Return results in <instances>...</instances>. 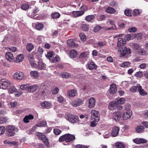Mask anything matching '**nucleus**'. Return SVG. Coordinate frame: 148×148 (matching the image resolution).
I'll list each match as a JSON object with an SVG mask.
<instances>
[{
  "label": "nucleus",
  "mask_w": 148,
  "mask_h": 148,
  "mask_svg": "<svg viewBox=\"0 0 148 148\" xmlns=\"http://www.w3.org/2000/svg\"><path fill=\"white\" fill-rule=\"evenodd\" d=\"M122 113L116 112L114 113L113 115V118L116 121L119 120L121 118Z\"/></svg>",
  "instance_id": "12"
},
{
  "label": "nucleus",
  "mask_w": 148,
  "mask_h": 148,
  "mask_svg": "<svg viewBox=\"0 0 148 148\" xmlns=\"http://www.w3.org/2000/svg\"><path fill=\"white\" fill-rule=\"evenodd\" d=\"M89 146H85L84 145H78L76 146V148H88Z\"/></svg>",
  "instance_id": "56"
},
{
  "label": "nucleus",
  "mask_w": 148,
  "mask_h": 148,
  "mask_svg": "<svg viewBox=\"0 0 148 148\" xmlns=\"http://www.w3.org/2000/svg\"><path fill=\"white\" fill-rule=\"evenodd\" d=\"M76 94V90H69L68 92V95L71 97H74Z\"/></svg>",
  "instance_id": "26"
},
{
  "label": "nucleus",
  "mask_w": 148,
  "mask_h": 148,
  "mask_svg": "<svg viewBox=\"0 0 148 148\" xmlns=\"http://www.w3.org/2000/svg\"><path fill=\"white\" fill-rule=\"evenodd\" d=\"M41 106L45 108H51L52 105L51 104L47 101H44L41 103Z\"/></svg>",
  "instance_id": "21"
},
{
  "label": "nucleus",
  "mask_w": 148,
  "mask_h": 148,
  "mask_svg": "<svg viewBox=\"0 0 148 148\" xmlns=\"http://www.w3.org/2000/svg\"><path fill=\"white\" fill-rule=\"evenodd\" d=\"M87 56L86 53L84 52L82 53L79 56V58L81 59H84L86 58Z\"/></svg>",
  "instance_id": "50"
},
{
  "label": "nucleus",
  "mask_w": 148,
  "mask_h": 148,
  "mask_svg": "<svg viewBox=\"0 0 148 148\" xmlns=\"http://www.w3.org/2000/svg\"><path fill=\"white\" fill-rule=\"evenodd\" d=\"M89 105L88 107L90 108L94 107L95 105V99L93 97L91 98L89 101Z\"/></svg>",
  "instance_id": "20"
},
{
  "label": "nucleus",
  "mask_w": 148,
  "mask_h": 148,
  "mask_svg": "<svg viewBox=\"0 0 148 148\" xmlns=\"http://www.w3.org/2000/svg\"><path fill=\"white\" fill-rule=\"evenodd\" d=\"M77 55V52L75 50H71L70 53V57L71 58H74Z\"/></svg>",
  "instance_id": "28"
},
{
  "label": "nucleus",
  "mask_w": 148,
  "mask_h": 148,
  "mask_svg": "<svg viewBox=\"0 0 148 148\" xmlns=\"http://www.w3.org/2000/svg\"><path fill=\"white\" fill-rule=\"evenodd\" d=\"M124 13L127 16H132V13L131 10H125L124 11Z\"/></svg>",
  "instance_id": "40"
},
{
  "label": "nucleus",
  "mask_w": 148,
  "mask_h": 148,
  "mask_svg": "<svg viewBox=\"0 0 148 148\" xmlns=\"http://www.w3.org/2000/svg\"><path fill=\"white\" fill-rule=\"evenodd\" d=\"M37 136H38L43 141L46 146L47 147H49L50 144L48 140L45 135L42 133H40L38 135H37Z\"/></svg>",
  "instance_id": "7"
},
{
  "label": "nucleus",
  "mask_w": 148,
  "mask_h": 148,
  "mask_svg": "<svg viewBox=\"0 0 148 148\" xmlns=\"http://www.w3.org/2000/svg\"><path fill=\"white\" fill-rule=\"evenodd\" d=\"M5 130V128L3 126L0 127V135L3 134Z\"/></svg>",
  "instance_id": "53"
},
{
  "label": "nucleus",
  "mask_w": 148,
  "mask_h": 148,
  "mask_svg": "<svg viewBox=\"0 0 148 148\" xmlns=\"http://www.w3.org/2000/svg\"><path fill=\"white\" fill-rule=\"evenodd\" d=\"M30 75L32 77H34V78H36L38 76V73L36 71H32L30 73Z\"/></svg>",
  "instance_id": "42"
},
{
  "label": "nucleus",
  "mask_w": 148,
  "mask_h": 148,
  "mask_svg": "<svg viewBox=\"0 0 148 148\" xmlns=\"http://www.w3.org/2000/svg\"><path fill=\"white\" fill-rule=\"evenodd\" d=\"M116 147L118 148H125V145L122 143H117L115 144Z\"/></svg>",
  "instance_id": "43"
},
{
  "label": "nucleus",
  "mask_w": 148,
  "mask_h": 148,
  "mask_svg": "<svg viewBox=\"0 0 148 148\" xmlns=\"http://www.w3.org/2000/svg\"><path fill=\"white\" fill-rule=\"evenodd\" d=\"M29 8V5L26 3H23L21 5L22 9H28Z\"/></svg>",
  "instance_id": "44"
},
{
  "label": "nucleus",
  "mask_w": 148,
  "mask_h": 148,
  "mask_svg": "<svg viewBox=\"0 0 148 148\" xmlns=\"http://www.w3.org/2000/svg\"><path fill=\"white\" fill-rule=\"evenodd\" d=\"M131 112L127 111V112H124L123 115V119L127 120L129 119L132 115Z\"/></svg>",
  "instance_id": "17"
},
{
  "label": "nucleus",
  "mask_w": 148,
  "mask_h": 148,
  "mask_svg": "<svg viewBox=\"0 0 148 148\" xmlns=\"http://www.w3.org/2000/svg\"><path fill=\"white\" fill-rule=\"evenodd\" d=\"M47 124V123L45 121H42L40 123H39L36 125V126L37 127H41L45 126Z\"/></svg>",
  "instance_id": "41"
},
{
  "label": "nucleus",
  "mask_w": 148,
  "mask_h": 148,
  "mask_svg": "<svg viewBox=\"0 0 148 148\" xmlns=\"http://www.w3.org/2000/svg\"><path fill=\"white\" fill-rule=\"evenodd\" d=\"M38 11V10H33L32 12L29 13V16L31 18H33L35 16V14Z\"/></svg>",
  "instance_id": "34"
},
{
  "label": "nucleus",
  "mask_w": 148,
  "mask_h": 148,
  "mask_svg": "<svg viewBox=\"0 0 148 148\" xmlns=\"http://www.w3.org/2000/svg\"><path fill=\"white\" fill-rule=\"evenodd\" d=\"M34 118V116L32 114L26 116L23 119L24 122L26 123H28L29 122V120L33 119Z\"/></svg>",
  "instance_id": "18"
},
{
  "label": "nucleus",
  "mask_w": 148,
  "mask_h": 148,
  "mask_svg": "<svg viewBox=\"0 0 148 148\" xmlns=\"http://www.w3.org/2000/svg\"><path fill=\"white\" fill-rule=\"evenodd\" d=\"M59 59V56H56L55 57L50 59V60L51 62L56 63L58 62Z\"/></svg>",
  "instance_id": "33"
},
{
  "label": "nucleus",
  "mask_w": 148,
  "mask_h": 148,
  "mask_svg": "<svg viewBox=\"0 0 148 148\" xmlns=\"http://www.w3.org/2000/svg\"><path fill=\"white\" fill-rule=\"evenodd\" d=\"M95 18V16L93 15H91L87 16L86 18V20L90 21Z\"/></svg>",
  "instance_id": "39"
},
{
  "label": "nucleus",
  "mask_w": 148,
  "mask_h": 148,
  "mask_svg": "<svg viewBox=\"0 0 148 148\" xmlns=\"http://www.w3.org/2000/svg\"><path fill=\"white\" fill-rule=\"evenodd\" d=\"M29 84H25L21 85L20 86V88L22 90H27L28 91L29 88Z\"/></svg>",
  "instance_id": "31"
},
{
  "label": "nucleus",
  "mask_w": 148,
  "mask_h": 148,
  "mask_svg": "<svg viewBox=\"0 0 148 148\" xmlns=\"http://www.w3.org/2000/svg\"><path fill=\"white\" fill-rule=\"evenodd\" d=\"M138 52L141 55H143L145 53V51L143 49H139Z\"/></svg>",
  "instance_id": "61"
},
{
  "label": "nucleus",
  "mask_w": 148,
  "mask_h": 148,
  "mask_svg": "<svg viewBox=\"0 0 148 148\" xmlns=\"http://www.w3.org/2000/svg\"><path fill=\"white\" fill-rule=\"evenodd\" d=\"M24 77L23 73L22 72H17L14 74V75L15 79L19 80L22 79Z\"/></svg>",
  "instance_id": "10"
},
{
  "label": "nucleus",
  "mask_w": 148,
  "mask_h": 148,
  "mask_svg": "<svg viewBox=\"0 0 148 148\" xmlns=\"http://www.w3.org/2000/svg\"><path fill=\"white\" fill-rule=\"evenodd\" d=\"M75 139V137L74 136L68 134H64L60 136L59 140L60 142L65 141L66 142H70L73 141Z\"/></svg>",
  "instance_id": "3"
},
{
  "label": "nucleus",
  "mask_w": 148,
  "mask_h": 148,
  "mask_svg": "<svg viewBox=\"0 0 148 148\" xmlns=\"http://www.w3.org/2000/svg\"><path fill=\"white\" fill-rule=\"evenodd\" d=\"M91 117L92 120L98 122L99 120V114L98 112L95 110H92L91 112Z\"/></svg>",
  "instance_id": "6"
},
{
  "label": "nucleus",
  "mask_w": 148,
  "mask_h": 148,
  "mask_svg": "<svg viewBox=\"0 0 148 148\" xmlns=\"http://www.w3.org/2000/svg\"><path fill=\"white\" fill-rule=\"evenodd\" d=\"M144 129L143 126H138L136 128V130L139 133H141L143 131Z\"/></svg>",
  "instance_id": "32"
},
{
  "label": "nucleus",
  "mask_w": 148,
  "mask_h": 148,
  "mask_svg": "<svg viewBox=\"0 0 148 148\" xmlns=\"http://www.w3.org/2000/svg\"><path fill=\"white\" fill-rule=\"evenodd\" d=\"M9 87H10L8 90L9 93H13L16 91V89L12 83H11V85H10Z\"/></svg>",
  "instance_id": "22"
},
{
  "label": "nucleus",
  "mask_w": 148,
  "mask_h": 148,
  "mask_svg": "<svg viewBox=\"0 0 148 148\" xmlns=\"http://www.w3.org/2000/svg\"><path fill=\"white\" fill-rule=\"evenodd\" d=\"M53 52H49L47 53V54L46 55V57L48 58H49V59L53 57Z\"/></svg>",
  "instance_id": "52"
},
{
  "label": "nucleus",
  "mask_w": 148,
  "mask_h": 148,
  "mask_svg": "<svg viewBox=\"0 0 148 148\" xmlns=\"http://www.w3.org/2000/svg\"><path fill=\"white\" fill-rule=\"evenodd\" d=\"M139 84H137L136 86H132L130 89V90L131 92H135L137 90H138V87Z\"/></svg>",
  "instance_id": "38"
},
{
  "label": "nucleus",
  "mask_w": 148,
  "mask_h": 148,
  "mask_svg": "<svg viewBox=\"0 0 148 148\" xmlns=\"http://www.w3.org/2000/svg\"><path fill=\"white\" fill-rule=\"evenodd\" d=\"M138 91L141 95L145 96L147 94V92L142 89V86L140 85H138Z\"/></svg>",
  "instance_id": "14"
},
{
  "label": "nucleus",
  "mask_w": 148,
  "mask_h": 148,
  "mask_svg": "<svg viewBox=\"0 0 148 148\" xmlns=\"http://www.w3.org/2000/svg\"><path fill=\"white\" fill-rule=\"evenodd\" d=\"M119 131V128L116 126L113 127L112 128V135L113 136H116L118 134Z\"/></svg>",
  "instance_id": "9"
},
{
  "label": "nucleus",
  "mask_w": 148,
  "mask_h": 148,
  "mask_svg": "<svg viewBox=\"0 0 148 148\" xmlns=\"http://www.w3.org/2000/svg\"><path fill=\"white\" fill-rule=\"evenodd\" d=\"M28 59L30 63L32 66H34V56H33L29 55L28 56Z\"/></svg>",
  "instance_id": "30"
},
{
  "label": "nucleus",
  "mask_w": 148,
  "mask_h": 148,
  "mask_svg": "<svg viewBox=\"0 0 148 148\" xmlns=\"http://www.w3.org/2000/svg\"><path fill=\"white\" fill-rule=\"evenodd\" d=\"M6 58L9 61L12 62L14 59L12 54L10 52H7L6 54Z\"/></svg>",
  "instance_id": "16"
},
{
  "label": "nucleus",
  "mask_w": 148,
  "mask_h": 148,
  "mask_svg": "<svg viewBox=\"0 0 148 148\" xmlns=\"http://www.w3.org/2000/svg\"><path fill=\"white\" fill-rule=\"evenodd\" d=\"M84 13V12L83 10L73 11L72 12L73 16L75 17L80 16L83 15Z\"/></svg>",
  "instance_id": "19"
},
{
  "label": "nucleus",
  "mask_w": 148,
  "mask_h": 148,
  "mask_svg": "<svg viewBox=\"0 0 148 148\" xmlns=\"http://www.w3.org/2000/svg\"><path fill=\"white\" fill-rule=\"evenodd\" d=\"M141 10H134L132 14L134 16L139 15L141 13Z\"/></svg>",
  "instance_id": "37"
},
{
  "label": "nucleus",
  "mask_w": 148,
  "mask_h": 148,
  "mask_svg": "<svg viewBox=\"0 0 148 148\" xmlns=\"http://www.w3.org/2000/svg\"><path fill=\"white\" fill-rule=\"evenodd\" d=\"M106 12L110 14H113L116 12V10H106Z\"/></svg>",
  "instance_id": "57"
},
{
  "label": "nucleus",
  "mask_w": 148,
  "mask_h": 148,
  "mask_svg": "<svg viewBox=\"0 0 148 148\" xmlns=\"http://www.w3.org/2000/svg\"><path fill=\"white\" fill-rule=\"evenodd\" d=\"M58 88L57 87L53 89L52 90V93L54 95L58 93Z\"/></svg>",
  "instance_id": "54"
},
{
  "label": "nucleus",
  "mask_w": 148,
  "mask_h": 148,
  "mask_svg": "<svg viewBox=\"0 0 148 148\" xmlns=\"http://www.w3.org/2000/svg\"><path fill=\"white\" fill-rule=\"evenodd\" d=\"M82 103V101L81 99H77L75 100L72 103L73 106H78Z\"/></svg>",
  "instance_id": "24"
},
{
  "label": "nucleus",
  "mask_w": 148,
  "mask_h": 148,
  "mask_svg": "<svg viewBox=\"0 0 148 148\" xmlns=\"http://www.w3.org/2000/svg\"><path fill=\"white\" fill-rule=\"evenodd\" d=\"M117 91L116 85L114 84H112L110 86L109 89L110 92L112 94L115 93Z\"/></svg>",
  "instance_id": "11"
},
{
  "label": "nucleus",
  "mask_w": 148,
  "mask_h": 148,
  "mask_svg": "<svg viewBox=\"0 0 148 148\" xmlns=\"http://www.w3.org/2000/svg\"><path fill=\"white\" fill-rule=\"evenodd\" d=\"M70 74L67 73H65V74L63 75L62 77H65V78H68L70 76Z\"/></svg>",
  "instance_id": "62"
},
{
  "label": "nucleus",
  "mask_w": 148,
  "mask_h": 148,
  "mask_svg": "<svg viewBox=\"0 0 148 148\" xmlns=\"http://www.w3.org/2000/svg\"><path fill=\"white\" fill-rule=\"evenodd\" d=\"M29 88H28V91L29 92H34L36 90L37 88V86L36 85H34L32 86H30L29 85Z\"/></svg>",
  "instance_id": "25"
},
{
  "label": "nucleus",
  "mask_w": 148,
  "mask_h": 148,
  "mask_svg": "<svg viewBox=\"0 0 148 148\" xmlns=\"http://www.w3.org/2000/svg\"><path fill=\"white\" fill-rule=\"evenodd\" d=\"M128 30L130 32H134L136 31L137 28L135 27L130 28L128 29Z\"/></svg>",
  "instance_id": "59"
},
{
  "label": "nucleus",
  "mask_w": 148,
  "mask_h": 148,
  "mask_svg": "<svg viewBox=\"0 0 148 148\" xmlns=\"http://www.w3.org/2000/svg\"><path fill=\"white\" fill-rule=\"evenodd\" d=\"M125 109L126 111H130V105L129 104H127L125 105Z\"/></svg>",
  "instance_id": "58"
},
{
  "label": "nucleus",
  "mask_w": 148,
  "mask_h": 148,
  "mask_svg": "<svg viewBox=\"0 0 148 148\" xmlns=\"http://www.w3.org/2000/svg\"><path fill=\"white\" fill-rule=\"evenodd\" d=\"M79 36L80 38L83 41H85L86 40V37L85 35L83 33H80Z\"/></svg>",
  "instance_id": "48"
},
{
  "label": "nucleus",
  "mask_w": 148,
  "mask_h": 148,
  "mask_svg": "<svg viewBox=\"0 0 148 148\" xmlns=\"http://www.w3.org/2000/svg\"><path fill=\"white\" fill-rule=\"evenodd\" d=\"M135 75L136 77L140 78L143 76V72L141 71L137 72L136 73Z\"/></svg>",
  "instance_id": "45"
},
{
  "label": "nucleus",
  "mask_w": 148,
  "mask_h": 148,
  "mask_svg": "<svg viewBox=\"0 0 148 148\" xmlns=\"http://www.w3.org/2000/svg\"><path fill=\"white\" fill-rule=\"evenodd\" d=\"M54 133L57 135H59L61 132V131L58 129L55 128L53 130Z\"/></svg>",
  "instance_id": "47"
},
{
  "label": "nucleus",
  "mask_w": 148,
  "mask_h": 148,
  "mask_svg": "<svg viewBox=\"0 0 148 148\" xmlns=\"http://www.w3.org/2000/svg\"><path fill=\"white\" fill-rule=\"evenodd\" d=\"M43 27V25L41 23H38L36 25V29L38 30H40Z\"/></svg>",
  "instance_id": "36"
},
{
  "label": "nucleus",
  "mask_w": 148,
  "mask_h": 148,
  "mask_svg": "<svg viewBox=\"0 0 148 148\" xmlns=\"http://www.w3.org/2000/svg\"><path fill=\"white\" fill-rule=\"evenodd\" d=\"M118 51L121 56H122L128 55L131 53V49L124 46H123V47H119Z\"/></svg>",
  "instance_id": "4"
},
{
  "label": "nucleus",
  "mask_w": 148,
  "mask_h": 148,
  "mask_svg": "<svg viewBox=\"0 0 148 148\" xmlns=\"http://www.w3.org/2000/svg\"><path fill=\"white\" fill-rule=\"evenodd\" d=\"M106 45V42L104 41H99L98 42V45L101 47Z\"/></svg>",
  "instance_id": "51"
},
{
  "label": "nucleus",
  "mask_w": 148,
  "mask_h": 148,
  "mask_svg": "<svg viewBox=\"0 0 148 148\" xmlns=\"http://www.w3.org/2000/svg\"><path fill=\"white\" fill-rule=\"evenodd\" d=\"M139 140L140 142V144L146 143L147 142V140L142 138H139Z\"/></svg>",
  "instance_id": "60"
},
{
  "label": "nucleus",
  "mask_w": 148,
  "mask_h": 148,
  "mask_svg": "<svg viewBox=\"0 0 148 148\" xmlns=\"http://www.w3.org/2000/svg\"><path fill=\"white\" fill-rule=\"evenodd\" d=\"M34 45L32 43H27L26 45L27 50L29 52H30L34 49Z\"/></svg>",
  "instance_id": "27"
},
{
  "label": "nucleus",
  "mask_w": 148,
  "mask_h": 148,
  "mask_svg": "<svg viewBox=\"0 0 148 148\" xmlns=\"http://www.w3.org/2000/svg\"><path fill=\"white\" fill-rule=\"evenodd\" d=\"M133 46L136 50H137L139 48V45L136 43H134Z\"/></svg>",
  "instance_id": "63"
},
{
  "label": "nucleus",
  "mask_w": 148,
  "mask_h": 148,
  "mask_svg": "<svg viewBox=\"0 0 148 148\" xmlns=\"http://www.w3.org/2000/svg\"><path fill=\"white\" fill-rule=\"evenodd\" d=\"M88 66L90 70L95 69L97 68V65L93 62H89L88 64Z\"/></svg>",
  "instance_id": "23"
},
{
  "label": "nucleus",
  "mask_w": 148,
  "mask_h": 148,
  "mask_svg": "<svg viewBox=\"0 0 148 148\" xmlns=\"http://www.w3.org/2000/svg\"><path fill=\"white\" fill-rule=\"evenodd\" d=\"M101 29V27L97 25L94 28V31L95 32H97L99 31Z\"/></svg>",
  "instance_id": "49"
},
{
  "label": "nucleus",
  "mask_w": 148,
  "mask_h": 148,
  "mask_svg": "<svg viewBox=\"0 0 148 148\" xmlns=\"http://www.w3.org/2000/svg\"><path fill=\"white\" fill-rule=\"evenodd\" d=\"M5 135L8 137L14 136L15 135V132L14 131L18 132V130L16 127L13 125H8L6 127Z\"/></svg>",
  "instance_id": "2"
},
{
  "label": "nucleus",
  "mask_w": 148,
  "mask_h": 148,
  "mask_svg": "<svg viewBox=\"0 0 148 148\" xmlns=\"http://www.w3.org/2000/svg\"><path fill=\"white\" fill-rule=\"evenodd\" d=\"M82 29L84 31H87L89 29V26L86 24H82L81 26Z\"/></svg>",
  "instance_id": "35"
},
{
  "label": "nucleus",
  "mask_w": 148,
  "mask_h": 148,
  "mask_svg": "<svg viewBox=\"0 0 148 148\" xmlns=\"http://www.w3.org/2000/svg\"><path fill=\"white\" fill-rule=\"evenodd\" d=\"M126 43V42L124 39L121 38L118 39L117 46L119 47H123L124 44Z\"/></svg>",
  "instance_id": "13"
},
{
  "label": "nucleus",
  "mask_w": 148,
  "mask_h": 148,
  "mask_svg": "<svg viewBox=\"0 0 148 148\" xmlns=\"http://www.w3.org/2000/svg\"><path fill=\"white\" fill-rule=\"evenodd\" d=\"M67 43L69 47H71L72 48L76 47L78 45L77 44L75 43L73 39L68 40L67 41Z\"/></svg>",
  "instance_id": "15"
},
{
  "label": "nucleus",
  "mask_w": 148,
  "mask_h": 148,
  "mask_svg": "<svg viewBox=\"0 0 148 148\" xmlns=\"http://www.w3.org/2000/svg\"><path fill=\"white\" fill-rule=\"evenodd\" d=\"M79 119L78 116L74 115H69L68 116V120L72 123L78 122Z\"/></svg>",
  "instance_id": "8"
},
{
  "label": "nucleus",
  "mask_w": 148,
  "mask_h": 148,
  "mask_svg": "<svg viewBox=\"0 0 148 148\" xmlns=\"http://www.w3.org/2000/svg\"><path fill=\"white\" fill-rule=\"evenodd\" d=\"M11 82L6 79H3L0 80V88L3 89H5L11 85Z\"/></svg>",
  "instance_id": "5"
},
{
  "label": "nucleus",
  "mask_w": 148,
  "mask_h": 148,
  "mask_svg": "<svg viewBox=\"0 0 148 148\" xmlns=\"http://www.w3.org/2000/svg\"><path fill=\"white\" fill-rule=\"evenodd\" d=\"M125 102V100L124 98H120L110 102L108 106V108L111 110H114L116 108L118 110H121L123 107L121 105L124 104Z\"/></svg>",
  "instance_id": "1"
},
{
  "label": "nucleus",
  "mask_w": 148,
  "mask_h": 148,
  "mask_svg": "<svg viewBox=\"0 0 148 148\" xmlns=\"http://www.w3.org/2000/svg\"><path fill=\"white\" fill-rule=\"evenodd\" d=\"M23 59V55L22 54H19L16 57V62H21Z\"/></svg>",
  "instance_id": "29"
},
{
  "label": "nucleus",
  "mask_w": 148,
  "mask_h": 148,
  "mask_svg": "<svg viewBox=\"0 0 148 148\" xmlns=\"http://www.w3.org/2000/svg\"><path fill=\"white\" fill-rule=\"evenodd\" d=\"M7 121V119L5 117H3L1 118L0 119V123H1L6 122Z\"/></svg>",
  "instance_id": "55"
},
{
  "label": "nucleus",
  "mask_w": 148,
  "mask_h": 148,
  "mask_svg": "<svg viewBox=\"0 0 148 148\" xmlns=\"http://www.w3.org/2000/svg\"><path fill=\"white\" fill-rule=\"evenodd\" d=\"M37 64L40 69H42L44 66V65L41 62H38Z\"/></svg>",
  "instance_id": "64"
},
{
  "label": "nucleus",
  "mask_w": 148,
  "mask_h": 148,
  "mask_svg": "<svg viewBox=\"0 0 148 148\" xmlns=\"http://www.w3.org/2000/svg\"><path fill=\"white\" fill-rule=\"evenodd\" d=\"M60 16V14L58 12H55L52 15V16L53 18H56L59 17Z\"/></svg>",
  "instance_id": "46"
}]
</instances>
